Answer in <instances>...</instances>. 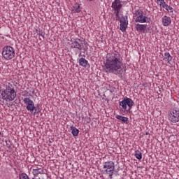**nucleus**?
I'll return each instance as SVG.
<instances>
[{
  "label": "nucleus",
  "instance_id": "1",
  "mask_svg": "<svg viewBox=\"0 0 179 179\" xmlns=\"http://www.w3.org/2000/svg\"><path fill=\"white\" fill-rule=\"evenodd\" d=\"M106 72L114 75H122L124 73V63L122 57L118 52L108 53L104 63Z\"/></svg>",
  "mask_w": 179,
  "mask_h": 179
},
{
  "label": "nucleus",
  "instance_id": "2",
  "mask_svg": "<svg viewBox=\"0 0 179 179\" xmlns=\"http://www.w3.org/2000/svg\"><path fill=\"white\" fill-rule=\"evenodd\" d=\"M111 8L113 10H114V15H115V20L120 22L121 31H125L127 30V27H128V16L122 15V17H120V12L122 8V4L121 3V1L115 0L112 3Z\"/></svg>",
  "mask_w": 179,
  "mask_h": 179
},
{
  "label": "nucleus",
  "instance_id": "3",
  "mask_svg": "<svg viewBox=\"0 0 179 179\" xmlns=\"http://www.w3.org/2000/svg\"><path fill=\"white\" fill-rule=\"evenodd\" d=\"M1 96L0 101L3 103V101H13L17 94L13 86L8 85L1 91Z\"/></svg>",
  "mask_w": 179,
  "mask_h": 179
},
{
  "label": "nucleus",
  "instance_id": "4",
  "mask_svg": "<svg viewBox=\"0 0 179 179\" xmlns=\"http://www.w3.org/2000/svg\"><path fill=\"white\" fill-rule=\"evenodd\" d=\"M115 170V164L113 161L104 162L103 164L102 173L108 176L109 178L112 179Z\"/></svg>",
  "mask_w": 179,
  "mask_h": 179
},
{
  "label": "nucleus",
  "instance_id": "5",
  "mask_svg": "<svg viewBox=\"0 0 179 179\" xmlns=\"http://www.w3.org/2000/svg\"><path fill=\"white\" fill-rule=\"evenodd\" d=\"M2 55L4 59H13L15 58V49L12 46H5L2 50Z\"/></svg>",
  "mask_w": 179,
  "mask_h": 179
},
{
  "label": "nucleus",
  "instance_id": "6",
  "mask_svg": "<svg viewBox=\"0 0 179 179\" xmlns=\"http://www.w3.org/2000/svg\"><path fill=\"white\" fill-rule=\"evenodd\" d=\"M134 16H136L135 19L136 23H146L148 22V17L143 15L142 10H136L134 11Z\"/></svg>",
  "mask_w": 179,
  "mask_h": 179
},
{
  "label": "nucleus",
  "instance_id": "7",
  "mask_svg": "<svg viewBox=\"0 0 179 179\" xmlns=\"http://www.w3.org/2000/svg\"><path fill=\"white\" fill-rule=\"evenodd\" d=\"M134 101L131 98H124V99L122 101H120L119 106L122 107L124 110H127L129 107V110L134 107Z\"/></svg>",
  "mask_w": 179,
  "mask_h": 179
},
{
  "label": "nucleus",
  "instance_id": "8",
  "mask_svg": "<svg viewBox=\"0 0 179 179\" xmlns=\"http://www.w3.org/2000/svg\"><path fill=\"white\" fill-rule=\"evenodd\" d=\"M169 120L173 124H176V122H179V110L178 109H173L169 113Z\"/></svg>",
  "mask_w": 179,
  "mask_h": 179
},
{
  "label": "nucleus",
  "instance_id": "9",
  "mask_svg": "<svg viewBox=\"0 0 179 179\" xmlns=\"http://www.w3.org/2000/svg\"><path fill=\"white\" fill-rule=\"evenodd\" d=\"M71 48H75L78 50V51H82L83 50V43L80 39L77 38L71 41Z\"/></svg>",
  "mask_w": 179,
  "mask_h": 179
},
{
  "label": "nucleus",
  "instance_id": "10",
  "mask_svg": "<svg viewBox=\"0 0 179 179\" xmlns=\"http://www.w3.org/2000/svg\"><path fill=\"white\" fill-rule=\"evenodd\" d=\"M24 104L27 106V110L28 111H30L31 113H33L34 110L35 111H37V109H36V106H34V102L30 99L29 98H24L23 100Z\"/></svg>",
  "mask_w": 179,
  "mask_h": 179
},
{
  "label": "nucleus",
  "instance_id": "11",
  "mask_svg": "<svg viewBox=\"0 0 179 179\" xmlns=\"http://www.w3.org/2000/svg\"><path fill=\"white\" fill-rule=\"evenodd\" d=\"M44 171V169L41 166H36L35 169H33L32 173L35 177H37L38 174H43Z\"/></svg>",
  "mask_w": 179,
  "mask_h": 179
},
{
  "label": "nucleus",
  "instance_id": "12",
  "mask_svg": "<svg viewBox=\"0 0 179 179\" xmlns=\"http://www.w3.org/2000/svg\"><path fill=\"white\" fill-rule=\"evenodd\" d=\"M147 28H148L147 24H137L136 25V29L137 31H141V33H145Z\"/></svg>",
  "mask_w": 179,
  "mask_h": 179
},
{
  "label": "nucleus",
  "instance_id": "13",
  "mask_svg": "<svg viewBox=\"0 0 179 179\" xmlns=\"http://www.w3.org/2000/svg\"><path fill=\"white\" fill-rule=\"evenodd\" d=\"M162 24L164 26H170L171 24V18L164 15L162 18Z\"/></svg>",
  "mask_w": 179,
  "mask_h": 179
},
{
  "label": "nucleus",
  "instance_id": "14",
  "mask_svg": "<svg viewBox=\"0 0 179 179\" xmlns=\"http://www.w3.org/2000/svg\"><path fill=\"white\" fill-rule=\"evenodd\" d=\"M80 6L78 3H75L71 8L72 13H80Z\"/></svg>",
  "mask_w": 179,
  "mask_h": 179
},
{
  "label": "nucleus",
  "instance_id": "15",
  "mask_svg": "<svg viewBox=\"0 0 179 179\" xmlns=\"http://www.w3.org/2000/svg\"><path fill=\"white\" fill-rule=\"evenodd\" d=\"M88 64H89V62H87V60H86V59L83 57H81L79 59V65H80V66H83V68H86Z\"/></svg>",
  "mask_w": 179,
  "mask_h": 179
},
{
  "label": "nucleus",
  "instance_id": "16",
  "mask_svg": "<svg viewBox=\"0 0 179 179\" xmlns=\"http://www.w3.org/2000/svg\"><path fill=\"white\" fill-rule=\"evenodd\" d=\"M117 120H120L122 122H124L125 124H128V118L124 116H121L120 115H116Z\"/></svg>",
  "mask_w": 179,
  "mask_h": 179
},
{
  "label": "nucleus",
  "instance_id": "17",
  "mask_svg": "<svg viewBox=\"0 0 179 179\" xmlns=\"http://www.w3.org/2000/svg\"><path fill=\"white\" fill-rule=\"evenodd\" d=\"M71 131L73 136H78L79 135V129L77 128L71 127Z\"/></svg>",
  "mask_w": 179,
  "mask_h": 179
},
{
  "label": "nucleus",
  "instance_id": "18",
  "mask_svg": "<svg viewBox=\"0 0 179 179\" xmlns=\"http://www.w3.org/2000/svg\"><path fill=\"white\" fill-rule=\"evenodd\" d=\"M164 58L166 59L168 63L171 62V61L173 59V57H171V55L169 52H165Z\"/></svg>",
  "mask_w": 179,
  "mask_h": 179
},
{
  "label": "nucleus",
  "instance_id": "19",
  "mask_svg": "<svg viewBox=\"0 0 179 179\" xmlns=\"http://www.w3.org/2000/svg\"><path fill=\"white\" fill-rule=\"evenodd\" d=\"M135 157L138 159V160H141L142 159V152L139 150H136L134 152Z\"/></svg>",
  "mask_w": 179,
  "mask_h": 179
},
{
  "label": "nucleus",
  "instance_id": "20",
  "mask_svg": "<svg viewBox=\"0 0 179 179\" xmlns=\"http://www.w3.org/2000/svg\"><path fill=\"white\" fill-rule=\"evenodd\" d=\"M38 179H48V175L43 171Z\"/></svg>",
  "mask_w": 179,
  "mask_h": 179
},
{
  "label": "nucleus",
  "instance_id": "21",
  "mask_svg": "<svg viewBox=\"0 0 179 179\" xmlns=\"http://www.w3.org/2000/svg\"><path fill=\"white\" fill-rule=\"evenodd\" d=\"M20 179H30L29 178V176L26 173H22L21 175L19 176Z\"/></svg>",
  "mask_w": 179,
  "mask_h": 179
},
{
  "label": "nucleus",
  "instance_id": "22",
  "mask_svg": "<svg viewBox=\"0 0 179 179\" xmlns=\"http://www.w3.org/2000/svg\"><path fill=\"white\" fill-rule=\"evenodd\" d=\"M167 5L168 4L166 3V1H164V0L159 3V6H161V8H167Z\"/></svg>",
  "mask_w": 179,
  "mask_h": 179
},
{
  "label": "nucleus",
  "instance_id": "23",
  "mask_svg": "<svg viewBox=\"0 0 179 179\" xmlns=\"http://www.w3.org/2000/svg\"><path fill=\"white\" fill-rule=\"evenodd\" d=\"M164 9H166V10H167L168 12H170L171 13H172L173 10V8L169 5H167V7H166Z\"/></svg>",
  "mask_w": 179,
  "mask_h": 179
},
{
  "label": "nucleus",
  "instance_id": "24",
  "mask_svg": "<svg viewBox=\"0 0 179 179\" xmlns=\"http://www.w3.org/2000/svg\"><path fill=\"white\" fill-rule=\"evenodd\" d=\"M164 0H157V3H159V4H160V3H161V2H164Z\"/></svg>",
  "mask_w": 179,
  "mask_h": 179
},
{
  "label": "nucleus",
  "instance_id": "25",
  "mask_svg": "<svg viewBox=\"0 0 179 179\" xmlns=\"http://www.w3.org/2000/svg\"><path fill=\"white\" fill-rule=\"evenodd\" d=\"M88 2H92V1H94V0H87Z\"/></svg>",
  "mask_w": 179,
  "mask_h": 179
},
{
  "label": "nucleus",
  "instance_id": "26",
  "mask_svg": "<svg viewBox=\"0 0 179 179\" xmlns=\"http://www.w3.org/2000/svg\"><path fill=\"white\" fill-rule=\"evenodd\" d=\"M0 135H2V133L0 131Z\"/></svg>",
  "mask_w": 179,
  "mask_h": 179
},
{
  "label": "nucleus",
  "instance_id": "27",
  "mask_svg": "<svg viewBox=\"0 0 179 179\" xmlns=\"http://www.w3.org/2000/svg\"><path fill=\"white\" fill-rule=\"evenodd\" d=\"M33 179H34V178H33Z\"/></svg>",
  "mask_w": 179,
  "mask_h": 179
}]
</instances>
